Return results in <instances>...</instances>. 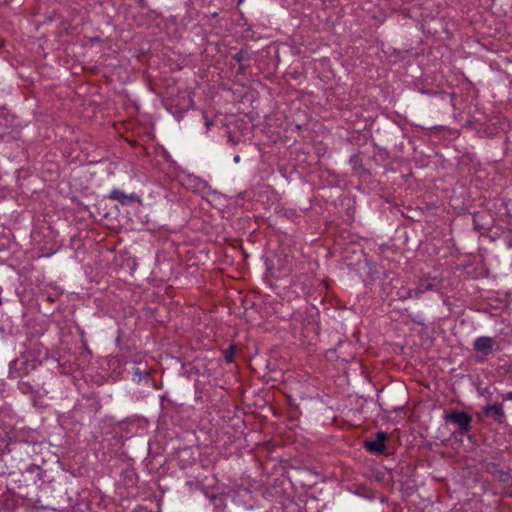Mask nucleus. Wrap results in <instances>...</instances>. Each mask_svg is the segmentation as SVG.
<instances>
[{"mask_svg":"<svg viewBox=\"0 0 512 512\" xmlns=\"http://www.w3.org/2000/svg\"><path fill=\"white\" fill-rule=\"evenodd\" d=\"M444 420L457 426L462 434H466L471 429L472 417L464 411H451L444 416Z\"/></svg>","mask_w":512,"mask_h":512,"instance_id":"f257e3e1","label":"nucleus"},{"mask_svg":"<svg viewBox=\"0 0 512 512\" xmlns=\"http://www.w3.org/2000/svg\"><path fill=\"white\" fill-rule=\"evenodd\" d=\"M437 289V285L433 280L428 278L420 279L414 289L406 290L404 295H400V299H409V298H420L422 294L428 291H434Z\"/></svg>","mask_w":512,"mask_h":512,"instance_id":"f03ea898","label":"nucleus"},{"mask_svg":"<svg viewBox=\"0 0 512 512\" xmlns=\"http://www.w3.org/2000/svg\"><path fill=\"white\" fill-rule=\"evenodd\" d=\"M473 349L483 356H488L499 350V343L495 338L480 336L474 340Z\"/></svg>","mask_w":512,"mask_h":512,"instance_id":"7ed1b4c3","label":"nucleus"},{"mask_svg":"<svg viewBox=\"0 0 512 512\" xmlns=\"http://www.w3.org/2000/svg\"><path fill=\"white\" fill-rule=\"evenodd\" d=\"M304 314L306 318L303 317V313L297 312L295 314V320L303 323L305 328H311L315 330L317 327V320L319 316V312L315 307L306 308Z\"/></svg>","mask_w":512,"mask_h":512,"instance_id":"20e7f679","label":"nucleus"},{"mask_svg":"<svg viewBox=\"0 0 512 512\" xmlns=\"http://www.w3.org/2000/svg\"><path fill=\"white\" fill-rule=\"evenodd\" d=\"M388 435L385 432H378L373 440H367L364 442V447L367 451L374 454H382L385 449V441Z\"/></svg>","mask_w":512,"mask_h":512,"instance_id":"39448f33","label":"nucleus"},{"mask_svg":"<svg viewBox=\"0 0 512 512\" xmlns=\"http://www.w3.org/2000/svg\"><path fill=\"white\" fill-rule=\"evenodd\" d=\"M483 412L487 417L493 418L498 423H503L505 419L504 408L501 403H493L483 408Z\"/></svg>","mask_w":512,"mask_h":512,"instance_id":"423d86ee","label":"nucleus"},{"mask_svg":"<svg viewBox=\"0 0 512 512\" xmlns=\"http://www.w3.org/2000/svg\"><path fill=\"white\" fill-rule=\"evenodd\" d=\"M109 198L120 202L122 205H127L137 200L138 197L135 194L127 195L119 189H114L110 192Z\"/></svg>","mask_w":512,"mask_h":512,"instance_id":"0eeeda50","label":"nucleus"},{"mask_svg":"<svg viewBox=\"0 0 512 512\" xmlns=\"http://www.w3.org/2000/svg\"><path fill=\"white\" fill-rule=\"evenodd\" d=\"M234 59L239 62V63H242L243 61H246L248 60V54L247 52L243 51V50H240L238 53H236L234 55Z\"/></svg>","mask_w":512,"mask_h":512,"instance_id":"6e6552de","label":"nucleus"},{"mask_svg":"<svg viewBox=\"0 0 512 512\" xmlns=\"http://www.w3.org/2000/svg\"><path fill=\"white\" fill-rule=\"evenodd\" d=\"M233 356H234V348L233 347H230L226 352H225V360L227 362H231L233 360Z\"/></svg>","mask_w":512,"mask_h":512,"instance_id":"1a4fd4ad","label":"nucleus"},{"mask_svg":"<svg viewBox=\"0 0 512 512\" xmlns=\"http://www.w3.org/2000/svg\"><path fill=\"white\" fill-rule=\"evenodd\" d=\"M19 387H20V389H21L22 391H25V390L27 389V387H28V384H27V383L22 382V383H20Z\"/></svg>","mask_w":512,"mask_h":512,"instance_id":"9d476101","label":"nucleus"},{"mask_svg":"<svg viewBox=\"0 0 512 512\" xmlns=\"http://www.w3.org/2000/svg\"><path fill=\"white\" fill-rule=\"evenodd\" d=\"M234 162L235 163H239L240 162V156L239 155H235L234 156Z\"/></svg>","mask_w":512,"mask_h":512,"instance_id":"9b49d317","label":"nucleus"},{"mask_svg":"<svg viewBox=\"0 0 512 512\" xmlns=\"http://www.w3.org/2000/svg\"><path fill=\"white\" fill-rule=\"evenodd\" d=\"M504 399H512V392L508 393Z\"/></svg>","mask_w":512,"mask_h":512,"instance_id":"f8f14e48","label":"nucleus"},{"mask_svg":"<svg viewBox=\"0 0 512 512\" xmlns=\"http://www.w3.org/2000/svg\"><path fill=\"white\" fill-rule=\"evenodd\" d=\"M12 441H14L11 437H9V442L8 444H10Z\"/></svg>","mask_w":512,"mask_h":512,"instance_id":"ddd939ff","label":"nucleus"}]
</instances>
